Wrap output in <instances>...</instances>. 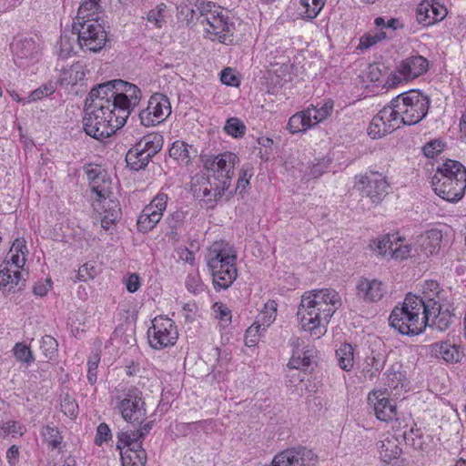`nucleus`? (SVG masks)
Returning <instances> with one entry per match:
<instances>
[{"instance_id":"36","label":"nucleus","mask_w":466,"mask_h":466,"mask_svg":"<svg viewBox=\"0 0 466 466\" xmlns=\"http://www.w3.org/2000/svg\"><path fill=\"white\" fill-rule=\"evenodd\" d=\"M442 235L438 230H430L420 239V251L426 256H432L441 248Z\"/></svg>"},{"instance_id":"21","label":"nucleus","mask_w":466,"mask_h":466,"mask_svg":"<svg viewBox=\"0 0 466 466\" xmlns=\"http://www.w3.org/2000/svg\"><path fill=\"white\" fill-rule=\"evenodd\" d=\"M428 69V59L418 54L411 55L403 59L396 67V71L405 80L419 77L425 74Z\"/></svg>"},{"instance_id":"24","label":"nucleus","mask_w":466,"mask_h":466,"mask_svg":"<svg viewBox=\"0 0 466 466\" xmlns=\"http://www.w3.org/2000/svg\"><path fill=\"white\" fill-rule=\"evenodd\" d=\"M116 448L122 450L126 447L129 449L132 454L128 457L132 461V466H145L147 463V452L142 447V442L131 441L129 435L126 432L117 433Z\"/></svg>"},{"instance_id":"6","label":"nucleus","mask_w":466,"mask_h":466,"mask_svg":"<svg viewBox=\"0 0 466 466\" xmlns=\"http://www.w3.org/2000/svg\"><path fill=\"white\" fill-rule=\"evenodd\" d=\"M116 409L130 424H141L147 417V404L142 390L136 386L124 389L115 397Z\"/></svg>"},{"instance_id":"26","label":"nucleus","mask_w":466,"mask_h":466,"mask_svg":"<svg viewBox=\"0 0 466 466\" xmlns=\"http://www.w3.org/2000/svg\"><path fill=\"white\" fill-rule=\"evenodd\" d=\"M400 440L394 435H388L377 442V448L381 461L390 463L398 460L402 452Z\"/></svg>"},{"instance_id":"7","label":"nucleus","mask_w":466,"mask_h":466,"mask_svg":"<svg viewBox=\"0 0 466 466\" xmlns=\"http://www.w3.org/2000/svg\"><path fill=\"white\" fill-rule=\"evenodd\" d=\"M71 34L76 36L80 49L95 53L105 46L107 39L104 27L98 22V17L80 21L74 19Z\"/></svg>"},{"instance_id":"16","label":"nucleus","mask_w":466,"mask_h":466,"mask_svg":"<svg viewBox=\"0 0 466 466\" xmlns=\"http://www.w3.org/2000/svg\"><path fill=\"white\" fill-rule=\"evenodd\" d=\"M116 79L98 84L88 93L85 106L100 110H113Z\"/></svg>"},{"instance_id":"18","label":"nucleus","mask_w":466,"mask_h":466,"mask_svg":"<svg viewBox=\"0 0 466 466\" xmlns=\"http://www.w3.org/2000/svg\"><path fill=\"white\" fill-rule=\"evenodd\" d=\"M389 397L387 390H373L368 395V403L373 408L377 419L381 421H390L397 416V407Z\"/></svg>"},{"instance_id":"57","label":"nucleus","mask_w":466,"mask_h":466,"mask_svg":"<svg viewBox=\"0 0 466 466\" xmlns=\"http://www.w3.org/2000/svg\"><path fill=\"white\" fill-rule=\"evenodd\" d=\"M166 9L167 5L164 3L157 5L155 9H152L147 13V21L157 28H160L164 23V13Z\"/></svg>"},{"instance_id":"34","label":"nucleus","mask_w":466,"mask_h":466,"mask_svg":"<svg viewBox=\"0 0 466 466\" xmlns=\"http://www.w3.org/2000/svg\"><path fill=\"white\" fill-rule=\"evenodd\" d=\"M144 153L156 157L164 146V137L159 133H150L142 137L136 144Z\"/></svg>"},{"instance_id":"45","label":"nucleus","mask_w":466,"mask_h":466,"mask_svg":"<svg viewBox=\"0 0 466 466\" xmlns=\"http://www.w3.org/2000/svg\"><path fill=\"white\" fill-rule=\"evenodd\" d=\"M265 309L262 310L256 321H258L259 326L266 329L274 322L277 315V303L274 300H270L265 304Z\"/></svg>"},{"instance_id":"4","label":"nucleus","mask_w":466,"mask_h":466,"mask_svg":"<svg viewBox=\"0 0 466 466\" xmlns=\"http://www.w3.org/2000/svg\"><path fill=\"white\" fill-rule=\"evenodd\" d=\"M434 192L449 202L461 200L466 189V167L459 161L446 159L437 167L431 177Z\"/></svg>"},{"instance_id":"41","label":"nucleus","mask_w":466,"mask_h":466,"mask_svg":"<svg viewBox=\"0 0 466 466\" xmlns=\"http://www.w3.org/2000/svg\"><path fill=\"white\" fill-rule=\"evenodd\" d=\"M339 366L344 370H350L354 366V350L350 344L344 343L336 350Z\"/></svg>"},{"instance_id":"49","label":"nucleus","mask_w":466,"mask_h":466,"mask_svg":"<svg viewBox=\"0 0 466 466\" xmlns=\"http://www.w3.org/2000/svg\"><path fill=\"white\" fill-rule=\"evenodd\" d=\"M326 0H300L305 7V16L310 20L316 18L324 7Z\"/></svg>"},{"instance_id":"50","label":"nucleus","mask_w":466,"mask_h":466,"mask_svg":"<svg viewBox=\"0 0 466 466\" xmlns=\"http://www.w3.org/2000/svg\"><path fill=\"white\" fill-rule=\"evenodd\" d=\"M101 360L100 353L96 350L91 353L87 360V380L94 385L97 380V368Z\"/></svg>"},{"instance_id":"40","label":"nucleus","mask_w":466,"mask_h":466,"mask_svg":"<svg viewBox=\"0 0 466 466\" xmlns=\"http://www.w3.org/2000/svg\"><path fill=\"white\" fill-rule=\"evenodd\" d=\"M333 106V101L328 100L323 104L319 103L317 106H311L310 107H308L306 110L307 112L310 113V120L312 121V124L315 126L318 123L322 122L331 115Z\"/></svg>"},{"instance_id":"53","label":"nucleus","mask_w":466,"mask_h":466,"mask_svg":"<svg viewBox=\"0 0 466 466\" xmlns=\"http://www.w3.org/2000/svg\"><path fill=\"white\" fill-rule=\"evenodd\" d=\"M330 164V159L329 158H320L316 163H313L311 166L308 167L306 171V176L309 178H318L321 177L329 168Z\"/></svg>"},{"instance_id":"12","label":"nucleus","mask_w":466,"mask_h":466,"mask_svg":"<svg viewBox=\"0 0 466 466\" xmlns=\"http://www.w3.org/2000/svg\"><path fill=\"white\" fill-rule=\"evenodd\" d=\"M370 248L384 257L389 255L400 260L410 257L411 252V246L406 243L405 238L398 232L388 233L380 238L374 239L370 243Z\"/></svg>"},{"instance_id":"51","label":"nucleus","mask_w":466,"mask_h":466,"mask_svg":"<svg viewBox=\"0 0 466 466\" xmlns=\"http://www.w3.org/2000/svg\"><path fill=\"white\" fill-rule=\"evenodd\" d=\"M186 219V212L181 209H177L172 213H170L167 218L166 223L170 229L171 235H177V229L183 225L184 220Z\"/></svg>"},{"instance_id":"62","label":"nucleus","mask_w":466,"mask_h":466,"mask_svg":"<svg viewBox=\"0 0 466 466\" xmlns=\"http://www.w3.org/2000/svg\"><path fill=\"white\" fill-rule=\"evenodd\" d=\"M374 25L380 28L379 31H383L385 28L392 29L393 31L402 28L403 25L397 18H390L388 21H385V18L382 16L376 17L374 19Z\"/></svg>"},{"instance_id":"11","label":"nucleus","mask_w":466,"mask_h":466,"mask_svg":"<svg viewBox=\"0 0 466 466\" xmlns=\"http://www.w3.org/2000/svg\"><path fill=\"white\" fill-rule=\"evenodd\" d=\"M171 114L169 98L161 94H153L147 106L138 114L141 125L144 127H154L165 121Z\"/></svg>"},{"instance_id":"58","label":"nucleus","mask_w":466,"mask_h":466,"mask_svg":"<svg viewBox=\"0 0 466 466\" xmlns=\"http://www.w3.org/2000/svg\"><path fill=\"white\" fill-rule=\"evenodd\" d=\"M223 10L220 6L215 5V7H202V13L198 14L199 24L204 27L208 25V21L213 22Z\"/></svg>"},{"instance_id":"22","label":"nucleus","mask_w":466,"mask_h":466,"mask_svg":"<svg viewBox=\"0 0 466 466\" xmlns=\"http://www.w3.org/2000/svg\"><path fill=\"white\" fill-rule=\"evenodd\" d=\"M203 183L199 187V193L201 192V201L206 204L207 208H214L216 203L222 198L223 195L228 194L230 186L225 184L226 182H220L211 177H203Z\"/></svg>"},{"instance_id":"17","label":"nucleus","mask_w":466,"mask_h":466,"mask_svg":"<svg viewBox=\"0 0 466 466\" xmlns=\"http://www.w3.org/2000/svg\"><path fill=\"white\" fill-rule=\"evenodd\" d=\"M316 456L311 450L293 448L277 454L270 466H316Z\"/></svg>"},{"instance_id":"63","label":"nucleus","mask_w":466,"mask_h":466,"mask_svg":"<svg viewBox=\"0 0 466 466\" xmlns=\"http://www.w3.org/2000/svg\"><path fill=\"white\" fill-rule=\"evenodd\" d=\"M97 274L96 267L92 263H86L81 266L76 274V279L79 281H87L92 279Z\"/></svg>"},{"instance_id":"2","label":"nucleus","mask_w":466,"mask_h":466,"mask_svg":"<svg viewBox=\"0 0 466 466\" xmlns=\"http://www.w3.org/2000/svg\"><path fill=\"white\" fill-rule=\"evenodd\" d=\"M340 306L341 299L332 289L305 292L297 313L301 328L315 339H319L327 332L330 319Z\"/></svg>"},{"instance_id":"5","label":"nucleus","mask_w":466,"mask_h":466,"mask_svg":"<svg viewBox=\"0 0 466 466\" xmlns=\"http://www.w3.org/2000/svg\"><path fill=\"white\" fill-rule=\"evenodd\" d=\"M84 112L83 128L86 135L96 140L111 137L125 125L114 110L85 106Z\"/></svg>"},{"instance_id":"19","label":"nucleus","mask_w":466,"mask_h":466,"mask_svg":"<svg viewBox=\"0 0 466 466\" xmlns=\"http://www.w3.org/2000/svg\"><path fill=\"white\" fill-rule=\"evenodd\" d=\"M205 36L212 41L228 45L233 41L234 24L228 22V16L220 14L213 22L204 26Z\"/></svg>"},{"instance_id":"28","label":"nucleus","mask_w":466,"mask_h":466,"mask_svg":"<svg viewBox=\"0 0 466 466\" xmlns=\"http://www.w3.org/2000/svg\"><path fill=\"white\" fill-rule=\"evenodd\" d=\"M443 293L441 289L440 284L435 280H426L422 286V294L419 295L422 299L424 304L429 305V308H434L432 311L440 309L443 304Z\"/></svg>"},{"instance_id":"15","label":"nucleus","mask_w":466,"mask_h":466,"mask_svg":"<svg viewBox=\"0 0 466 466\" xmlns=\"http://www.w3.org/2000/svg\"><path fill=\"white\" fill-rule=\"evenodd\" d=\"M389 186L386 177L378 172L366 173L355 185L361 196L370 198L374 204L382 201L388 194Z\"/></svg>"},{"instance_id":"35","label":"nucleus","mask_w":466,"mask_h":466,"mask_svg":"<svg viewBox=\"0 0 466 466\" xmlns=\"http://www.w3.org/2000/svg\"><path fill=\"white\" fill-rule=\"evenodd\" d=\"M313 127L310 113L307 112L306 109L292 115L287 124V129L291 134L305 132Z\"/></svg>"},{"instance_id":"10","label":"nucleus","mask_w":466,"mask_h":466,"mask_svg":"<svg viewBox=\"0 0 466 466\" xmlns=\"http://www.w3.org/2000/svg\"><path fill=\"white\" fill-rule=\"evenodd\" d=\"M201 161L208 177L231 186L234 168L239 161L236 154L226 151L217 156L202 155Z\"/></svg>"},{"instance_id":"42","label":"nucleus","mask_w":466,"mask_h":466,"mask_svg":"<svg viewBox=\"0 0 466 466\" xmlns=\"http://www.w3.org/2000/svg\"><path fill=\"white\" fill-rule=\"evenodd\" d=\"M253 176L252 167L249 165H245L241 167L238 173V177L237 180V185L235 188L229 187L228 191V196L231 197L234 193L238 192V194H242L246 191L247 187L249 186V179Z\"/></svg>"},{"instance_id":"64","label":"nucleus","mask_w":466,"mask_h":466,"mask_svg":"<svg viewBox=\"0 0 466 466\" xmlns=\"http://www.w3.org/2000/svg\"><path fill=\"white\" fill-rule=\"evenodd\" d=\"M220 81L223 85L237 87L240 85V80L234 73L233 69L227 67L221 71Z\"/></svg>"},{"instance_id":"9","label":"nucleus","mask_w":466,"mask_h":466,"mask_svg":"<svg viewBox=\"0 0 466 466\" xmlns=\"http://www.w3.org/2000/svg\"><path fill=\"white\" fill-rule=\"evenodd\" d=\"M178 339V331L174 320L167 316L159 315L151 320L147 329V339L154 350L172 347Z\"/></svg>"},{"instance_id":"30","label":"nucleus","mask_w":466,"mask_h":466,"mask_svg":"<svg viewBox=\"0 0 466 466\" xmlns=\"http://www.w3.org/2000/svg\"><path fill=\"white\" fill-rule=\"evenodd\" d=\"M431 354L438 358L442 359L444 361L448 363H457L462 358V353L460 351L459 348L450 343L449 341H441L434 343L431 346Z\"/></svg>"},{"instance_id":"59","label":"nucleus","mask_w":466,"mask_h":466,"mask_svg":"<svg viewBox=\"0 0 466 466\" xmlns=\"http://www.w3.org/2000/svg\"><path fill=\"white\" fill-rule=\"evenodd\" d=\"M178 15L188 26L199 23L198 12L188 5L181 6Z\"/></svg>"},{"instance_id":"27","label":"nucleus","mask_w":466,"mask_h":466,"mask_svg":"<svg viewBox=\"0 0 466 466\" xmlns=\"http://www.w3.org/2000/svg\"><path fill=\"white\" fill-rule=\"evenodd\" d=\"M101 201V227L105 230H108L110 226L116 223L121 216V208L118 200L106 198V193L104 197L99 198Z\"/></svg>"},{"instance_id":"8","label":"nucleus","mask_w":466,"mask_h":466,"mask_svg":"<svg viewBox=\"0 0 466 466\" xmlns=\"http://www.w3.org/2000/svg\"><path fill=\"white\" fill-rule=\"evenodd\" d=\"M112 109L125 124L142 98L141 89L135 84L116 79Z\"/></svg>"},{"instance_id":"52","label":"nucleus","mask_w":466,"mask_h":466,"mask_svg":"<svg viewBox=\"0 0 466 466\" xmlns=\"http://www.w3.org/2000/svg\"><path fill=\"white\" fill-rule=\"evenodd\" d=\"M75 39L74 37L71 38L66 34H62L60 36V40L58 42V56L61 58H67L71 56L72 53H74L75 49Z\"/></svg>"},{"instance_id":"44","label":"nucleus","mask_w":466,"mask_h":466,"mask_svg":"<svg viewBox=\"0 0 466 466\" xmlns=\"http://www.w3.org/2000/svg\"><path fill=\"white\" fill-rule=\"evenodd\" d=\"M188 147L191 148L192 147L184 141L176 140L169 148V157L175 160L187 163L190 159Z\"/></svg>"},{"instance_id":"25","label":"nucleus","mask_w":466,"mask_h":466,"mask_svg":"<svg viewBox=\"0 0 466 466\" xmlns=\"http://www.w3.org/2000/svg\"><path fill=\"white\" fill-rule=\"evenodd\" d=\"M357 295L369 302L379 301L384 295L383 284L378 279L361 278L357 284Z\"/></svg>"},{"instance_id":"1","label":"nucleus","mask_w":466,"mask_h":466,"mask_svg":"<svg viewBox=\"0 0 466 466\" xmlns=\"http://www.w3.org/2000/svg\"><path fill=\"white\" fill-rule=\"evenodd\" d=\"M431 98L420 89H410L394 96L373 116L369 136L380 138L403 126H414L428 115Z\"/></svg>"},{"instance_id":"43","label":"nucleus","mask_w":466,"mask_h":466,"mask_svg":"<svg viewBox=\"0 0 466 466\" xmlns=\"http://www.w3.org/2000/svg\"><path fill=\"white\" fill-rule=\"evenodd\" d=\"M387 38L386 32L378 31L374 34L366 33L360 38V43L357 46V51L363 53L367 49L376 46L378 43Z\"/></svg>"},{"instance_id":"61","label":"nucleus","mask_w":466,"mask_h":466,"mask_svg":"<svg viewBox=\"0 0 466 466\" xmlns=\"http://www.w3.org/2000/svg\"><path fill=\"white\" fill-rule=\"evenodd\" d=\"M56 91V87L52 83L45 84L31 92L29 101H37L45 96L52 95Z\"/></svg>"},{"instance_id":"56","label":"nucleus","mask_w":466,"mask_h":466,"mask_svg":"<svg viewBox=\"0 0 466 466\" xmlns=\"http://www.w3.org/2000/svg\"><path fill=\"white\" fill-rule=\"evenodd\" d=\"M262 332H264V327L261 328L258 321H255L250 327L247 329L245 332L246 346H255L258 343Z\"/></svg>"},{"instance_id":"60","label":"nucleus","mask_w":466,"mask_h":466,"mask_svg":"<svg viewBox=\"0 0 466 466\" xmlns=\"http://www.w3.org/2000/svg\"><path fill=\"white\" fill-rule=\"evenodd\" d=\"M64 76L61 77V84L74 86L78 80H82L85 76L84 72L79 71L77 67H72L64 72Z\"/></svg>"},{"instance_id":"23","label":"nucleus","mask_w":466,"mask_h":466,"mask_svg":"<svg viewBox=\"0 0 466 466\" xmlns=\"http://www.w3.org/2000/svg\"><path fill=\"white\" fill-rule=\"evenodd\" d=\"M387 358V351L380 344L377 348H371L365 358V366L362 370L364 378L370 380L377 378L384 369Z\"/></svg>"},{"instance_id":"39","label":"nucleus","mask_w":466,"mask_h":466,"mask_svg":"<svg viewBox=\"0 0 466 466\" xmlns=\"http://www.w3.org/2000/svg\"><path fill=\"white\" fill-rule=\"evenodd\" d=\"M385 384L390 389L402 388L407 380L405 371L400 364L391 365L385 373Z\"/></svg>"},{"instance_id":"38","label":"nucleus","mask_w":466,"mask_h":466,"mask_svg":"<svg viewBox=\"0 0 466 466\" xmlns=\"http://www.w3.org/2000/svg\"><path fill=\"white\" fill-rule=\"evenodd\" d=\"M85 172L92 186V190L97 195L98 198L104 197L106 190L105 188L101 187L99 182L104 181L106 175L105 171L98 166L93 167L92 165H88L85 167Z\"/></svg>"},{"instance_id":"46","label":"nucleus","mask_w":466,"mask_h":466,"mask_svg":"<svg viewBox=\"0 0 466 466\" xmlns=\"http://www.w3.org/2000/svg\"><path fill=\"white\" fill-rule=\"evenodd\" d=\"M156 412L152 413L149 418L150 420L147 421L146 423L138 424L139 428L135 431H125L127 435H129L131 441H138L143 442V440L146 438V436L152 430L156 419H155Z\"/></svg>"},{"instance_id":"37","label":"nucleus","mask_w":466,"mask_h":466,"mask_svg":"<svg viewBox=\"0 0 466 466\" xmlns=\"http://www.w3.org/2000/svg\"><path fill=\"white\" fill-rule=\"evenodd\" d=\"M453 315L451 313L448 307L441 305L440 309H437L434 313H431V319L427 321V326L436 329L439 331H444L448 329Z\"/></svg>"},{"instance_id":"47","label":"nucleus","mask_w":466,"mask_h":466,"mask_svg":"<svg viewBox=\"0 0 466 466\" xmlns=\"http://www.w3.org/2000/svg\"><path fill=\"white\" fill-rule=\"evenodd\" d=\"M57 348L58 343L54 337L50 335H45L42 337L40 341V349L46 358L50 360H55L57 356Z\"/></svg>"},{"instance_id":"31","label":"nucleus","mask_w":466,"mask_h":466,"mask_svg":"<svg viewBox=\"0 0 466 466\" xmlns=\"http://www.w3.org/2000/svg\"><path fill=\"white\" fill-rule=\"evenodd\" d=\"M154 157V156L144 153L141 148L133 145L126 155V162L131 170L140 171L146 169Z\"/></svg>"},{"instance_id":"55","label":"nucleus","mask_w":466,"mask_h":466,"mask_svg":"<svg viewBox=\"0 0 466 466\" xmlns=\"http://www.w3.org/2000/svg\"><path fill=\"white\" fill-rule=\"evenodd\" d=\"M13 351L16 360L21 362L29 365L35 361V358L30 348L24 343H16L13 349Z\"/></svg>"},{"instance_id":"33","label":"nucleus","mask_w":466,"mask_h":466,"mask_svg":"<svg viewBox=\"0 0 466 466\" xmlns=\"http://www.w3.org/2000/svg\"><path fill=\"white\" fill-rule=\"evenodd\" d=\"M43 443L48 450L61 451L65 448L64 437L57 427L52 425L43 426L40 431Z\"/></svg>"},{"instance_id":"32","label":"nucleus","mask_w":466,"mask_h":466,"mask_svg":"<svg viewBox=\"0 0 466 466\" xmlns=\"http://www.w3.org/2000/svg\"><path fill=\"white\" fill-rule=\"evenodd\" d=\"M402 306L406 310H409L410 313L414 312V314L424 317L425 319L423 321L425 322V325L427 326V321L431 319V313H434L435 311H432L434 308H429L430 306L427 304H424L422 299L419 295H413V294H408L402 303Z\"/></svg>"},{"instance_id":"20","label":"nucleus","mask_w":466,"mask_h":466,"mask_svg":"<svg viewBox=\"0 0 466 466\" xmlns=\"http://www.w3.org/2000/svg\"><path fill=\"white\" fill-rule=\"evenodd\" d=\"M446 15V7L436 0H423L416 10L417 21L423 26L432 25L443 20Z\"/></svg>"},{"instance_id":"29","label":"nucleus","mask_w":466,"mask_h":466,"mask_svg":"<svg viewBox=\"0 0 466 466\" xmlns=\"http://www.w3.org/2000/svg\"><path fill=\"white\" fill-rule=\"evenodd\" d=\"M111 3V0H81L76 16L77 21L92 19L98 17V15L104 11Z\"/></svg>"},{"instance_id":"48","label":"nucleus","mask_w":466,"mask_h":466,"mask_svg":"<svg viewBox=\"0 0 466 466\" xmlns=\"http://www.w3.org/2000/svg\"><path fill=\"white\" fill-rule=\"evenodd\" d=\"M224 130L233 137H242L246 133V126L238 117H230L227 120Z\"/></svg>"},{"instance_id":"13","label":"nucleus","mask_w":466,"mask_h":466,"mask_svg":"<svg viewBox=\"0 0 466 466\" xmlns=\"http://www.w3.org/2000/svg\"><path fill=\"white\" fill-rule=\"evenodd\" d=\"M414 312L410 313L403 306L395 307L389 318L390 325L402 335L414 336L422 333L427 327L423 319Z\"/></svg>"},{"instance_id":"3","label":"nucleus","mask_w":466,"mask_h":466,"mask_svg":"<svg viewBox=\"0 0 466 466\" xmlns=\"http://www.w3.org/2000/svg\"><path fill=\"white\" fill-rule=\"evenodd\" d=\"M237 250L230 243L219 240L208 248L206 261L216 291L228 289L238 277Z\"/></svg>"},{"instance_id":"54","label":"nucleus","mask_w":466,"mask_h":466,"mask_svg":"<svg viewBox=\"0 0 466 466\" xmlns=\"http://www.w3.org/2000/svg\"><path fill=\"white\" fill-rule=\"evenodd\" d=\"M61 410L70 419H76L79 411L78 404L72 396L66 394L61 401Z\"/></svg>"},{"instance_id":"14","label":"nucleus","mask_w":466,"mask_h":466,"mask_svg":"<svg viewBox=\"0 0 466 466\" xmlns=\"http://www.w3.org/2000/svg\"><path fill=\"white\" fill-rule=\"evenodd\" d=\"M168 197L166 193L158 192L151 202L140 213L137 225L139 232L151 231L163 217L167 206Z\"/></svg>"}]
</instances>
